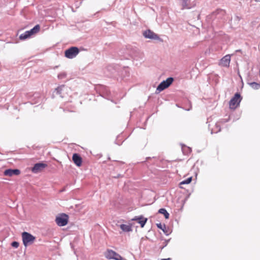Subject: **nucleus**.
Here are the masks:
<instances>
[{
    "label": "nucleus",
    "mask_w": 260,
    "mask_h": 260,
    "mask_svg": "<svg viewBox=\"0 0 260 260\" xmlns=\"http://www.w3.org/2000/svg\"><path fill=\"white\" fill-rule=\"evenodd\" d=\"M182 3V9H190L191 7L189 5V0H180Z\"/></svg>",
    "instance_id": "nucleus-16"
},
{
    "label": "nucleus",
    "mask_w": 260,
    "mask_h": 260,
    "mask_svg": "<svg viewBox=\"0 0 260 260\" xmlns=\"http://www.w3.org/2000/svg\"><path fill=\"white\" fill-rule=\"evenodd\" d=\"M173 80L174 79L172 77L167 78L166 80L163 81L159 84L156 88V90L160 92L168 88L172 83Z\"/></svg>",
    "instance_id": "nucleus-7"
},
{
    "label": "nucleus",
    "mask_w": 260,
    "mask_h": 260,
    "mask_svg": "<svg viewBox=\"0 0 260 260\" xmlns=\"http://www.w3.org/2000/svg\"><path fill=\"white\" fill-rule=\"evenodd\" d=\"M120 228L122 230V231L125 232H128L132 231V227L129 225L122 224L120 225Z\"/></svg>",
    "instance_id": "nucleus-15"
},
{
    "label": "nucleus",
    "mask_w": 260,
    "mask_h": 260,
    "mask_svg": "<svg viewBox=\"0 0 260 260\" xmlns=\"http://www.w3.org/2000/svg\"><path fill=\"white\" fill-rule=\"evenodd\" d=\"M79 53V49L76 47H72L64 52L65 56L70 59L75 57Z\"/></svg>",
    "instance_id": "nucleus-5"
},
{
    "label": "nucleus",
    "mask_w": 260,
    "mask_h": 260,
    "mask_svg": "<svg viewBox=\"0 0 260 260\" xmlns=\"http://www.w3.org/2000/svg\"><path fill=\"white\" fill-rule=\"evenodd\" d=\"M20 174V171L18 169H7L6 170L4 174L5 176H12L13 175H19Z\"/></svg>",
    "instance_id": "nucleus-10"
},
{
    "label": "nucleus",
    "mask_w": 260,
    "mask_h": 260,
    "mask_svg": "<svg viewBox=\"0 0 260 260\" xmlns=\"http://www.w3.org/2000/svg\"><path fill=\"white\" fill-rule=\"evenodd\" d=\"M249 85L254 89H258L260 87V84L256 82H251L249 83Z\"/></svg>",
    "instance_id": "nucleus-20"
},
{
    "label": "nucleus",
    "mask_w": 260,
    "mask_h": 260,
    "mask_svg": "<svg viewBox=\"0 0 260 260\" xmlns=\"http://www.w3.org/2000/svg\"><path fill=\"white\" fill-rule=\"evenodd\" d=\"M57 92L60 95L61 97L64 96L65 94L67 93L66 90H67V88L65 85H62L58 87L56 89Z\"/></svg>",
    "instance_id": "nucleus-14"
},
{
    "label": "nucleus",
    "mask_w": 260,
    "mask_h": 260,
    "mask_svg": "<svg viewBox=\"0 0 260 260\" xmlns=\"http://www.w3.org/2000/svg\"><path fill=\"white\" fill-rule=\"evenodd\" d=\"M40 26L39 24L36 25L33 28L29 31H25L24 34H21L19 38L20 40H25L30 37L31 36L37 34L40 31Z\"/></svg>",
    "instance_id": "nucleus-3"
},
{
    "label": "nucleus",
    "mask_w": 260,
    "mask_h": 260,
    "mask_svg": "<svg viewBox=\"0 0 260 260\" xmlns=\"http://www.w3.org/2000/svg\"><path fill=\"white\" fill-rule=\"evenodd\" d=\"M72 159L76 166L78 167H80L81 166L82 159L78 154L74 153L73 155Z\"/></svg>",
    "instance_id": "nucleus-13"
},
{
    "label": "nucleus",
    "mask_w": 260,
    "mask_h": 260,
    "mask_svg": "<svg viewBox=\"0 0 260 260\" xmlns=\"http://www.w3.org/2000/svg\"><path fill=\"white\" fill-rule=\"evenodd\" d=\"M191 180H192V177H189L187 179L181 181L179 184L180 187L182 188H183V187L182 186V185L188 184L191 182Z\"/></svg>",
    "instance_id": "nucleus-19"
},
{
    "label": "nucleus",
    "mask_w": 260,
    "mask_h": 260,
    "mask_svg": "<svg viewBox=\"0 0 260 260\" xmlns=\"http://www.w3.org/2000/svg\"><path fill=\"white\" fill-rule=\"evenodd\" d=\"M21 236L23 244L25 247L32 244L36 239L35 236L26 232H23Z\"/></svg>",
    "instance_id": "nucleus-1"
},
{
    "label": "nucleus",
    "mask_w": 260,
    "mask_h": 260,
    "mask_svg": "<svg viewBox=\"0 0 260 260\" xmlns=\"http://www.w3.org/2000/svg\"><path fill=\"white\" fill-rule=\"evenodd\" d=\"M47 167V165L46 164L43 162L37 163L32 168L31 171L34 173H38L42 171Z\"/></svg>",
    "instance_id": "nucleus-8"
},
{
    "label": "nucleus",
    "mask_w": 260,
    "mask_h": 260,
    "mask_svg": "<svg viewBox=\"0 0 260 260\" xmlns=\"http://www.w3.org/2000/svg\"><path fill=\"white\" fill-rule=\"evenodd\" d=\"M220 121H218L215 124V127L212 129V131H213L215 133H218V132H220Z\"/></svg>",
    "instance_id": "nucleus-17"
},
{
    "label": "nucleus",
    "mask_w": 260,
    "mask_h": 260,
    "mask_svg": "<svg viewBox=\"0 0 260 260\" xmlns=\"http://www.w3.org/2000/svg\"><path fill=\"white\" fill-rule=\"evenodd\" d=\"M231 61L230 55H226L221 58L220 61V65L223 67H229Z\"/></svg>",
    "instance_id": "nucleus-11"
},
{
    "label": "nucleus",
    "mask_w": 260,
    "mask_h": 260,
    "mask_svg": "<svg viewBox=\"0 0 260 260\" xmlns=\"http://www.w3.org/2000/svg\"><path fill=\"white\" fill-rule=\"evenodd\" d=\"M147 220L148 219L147 218L144 217L142 215L135 216L132 219V220L136 221L139 223L140 224L141 228H143L145 224L147 221Z\"/></svg>",
    "instance_id": "nucleus-9"
},
{
    "label": "nucleus",
    "mask_w": 260,
    "mask_h": 260,
    "mask_svg": "<svg viewBox=\"0 0 260 260\" xmlns=\"http://www.w3.org/2000/svg\"><path fill=\"white\" fill-rule=\"evenodd\" d=\"M69 220V216L66 214H62L57 216L55 221L58 226H62L67 224Z\"/></svg>",
    "instance_id": "nucleus-6"
},
{
    "label": "nucleus",
    "mask_w": 260,
    "mask_h": 260,
    "mask_svg": "<svg viewBox=\"0 0 260 260\" xmlns=\"http://www.w3.org/2000/svg\"><path fill=\"white\" fill-rule=\"evenodd\" d=\"M161 260H171V258H163V259H161Z\"/></svg>",
    "instance_id": "nucleus-24"
},
{
    "label": "nucleus",
    "mask_w": 260,
    "mask_h": 260,
    "mask_svg": "<svg viewBox=\"0 0 260 260\" xmlns=\"http://www.w3.org/2000/svg\"><path fill=\"white\" fill-rule=\"evenodd\" d=\"M156 225H157V228H158L159 229H160L164 230L163 229H162V226L161 223H158Z\"/></svg>",
    "instance_id": "nucleus-22"
},
{
    "label": "nucleus",
    "mask_w": 260,
    "mask_h": 260,
    "mask_svg": "<svg viewBox=\"0 0 260 260\" xmlns=\"http://www.w3.org/2000/svg\"><path fill=\"white\" fill-rule=\"evenodd\" d=\"M11 245L12 247L14 248H18L19 245V244L18 242L16 241H14L11 243Z\"/></svg>",
    "instance_id": "nucleus-21"
},
{
    "label": "nucleus",
    "mask_w": 260,
    "mask_h": 260,
    "mask_svg": "<svg viewBox=\"0 0 260 260\" xmlns=\"http://www.w3.org/2000/svg\"><path fill=\"white\" fill-rule=\"evenodd\" d=\"M242 98L240 93H236L229 102V108L230 109L234 110L240 105Z\"/></svg>",
    "instance_id": "nucleus-2"
},
{
    "label": "nucleus",
    "mask_w": 260,
    "mask_h": 260,
    "mask_svg": "<svg viewBox=\"0 0 260 260\" xmlns=\"http://www.w3.org/2000/svg\"><path fill=\"white\" fill-rule=\"evenodd\" d=\"M144 36L146 38L158 39V36L150 30H147L143 33Z\"/></svg>",
    "instance_id": "nucleus-12"
},
{
    "label": "nucleus",
    "mask_w": 260,
    "mask_h": 260,
    "mask_svg": "<svg viewBox=\"0 0 260 260\" xmlns=\"http://www.w3.org/2000/svg\"><path fill=\"white\" fill-rule=\"evenodd\" d=\"M158 213L164 214L165 218L166 219H168L169 218V213L167 212V211L164 208H161L158 210Z\"/></svg>",
    "instance_id": "nucleus-18"
},
{
    "label": "nucleus",
    "mask_w": 260,
    "mask_h": 260,
    "mask_svg": "<svg viewBox=\"0 0 260 260\" xmlns=\"http://www.w3.org/2000/svg\"><path fill=\"white\" fill-rule=\"evenodd\" d=\"M105 256L109 259L123 260V257L115 251L107 249L105 252Z\"/></svg>",
    "instance_id": "nucleus-4"
},
{
    "label": "nucleus",
    "mask_w": 260,
    "mask_h": 260,
    "mask_svg": "<svg viewBox=\"0 0 260 260\" xmlns=\"http://www.w3.org/2000/svg\"><path fill=\"white\" fill-rule=\"evenodd\" d=\"M66 76V74H60L58 75V78H62L63 77H65Z\"/></svg>",
    "instance_id": "nucleus-23"
}]
</instances>
